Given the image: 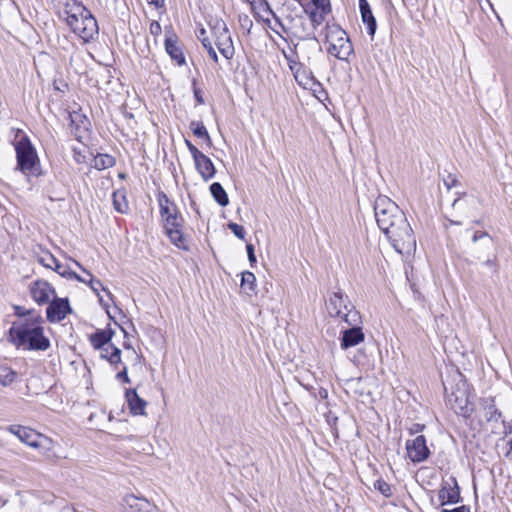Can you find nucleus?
<instances>
[{
    "label": "nucleus",
    "instance_id": "1",
    "mask_svg": "<svg viewBox=\"0 0 512 512\" xmlns=\"http://www.w3.org/2000/svg\"><path fill=\"white\" fill-rule=\"evenodd\" d=\"M378 227L385 234L394 251L410 256L416 251V238L405 213L386 196H378L374 203Z\"/></svg>",
    "mask_w": 512,
    "mask_h": 512
},
{
    "label": "nucleus",
    "instance_id": "2",
    "mask_svg": "<svg viewBox=\"0 0 512 512\" xmlns=\"http://www.w3.org/2000/svg\"><path fill=\"white\" fill-rule=\"evenodd\" d=\"M16 314L20 318L10 328L14 344L27 350L46 351L50 347V340L44 335L43 318L22 307L16 308Z\"/></svg>",
    "mask_w": 512,
    "mask_h": 512
},
{
    "label": "nucleus",
    "instance_id": "3",
    "mask_svg": "<svg viewBox=\"0 0 512 512\" xmlns=\"http://www.w3.org/2000/svg\"><path fill=\"white\" fill-rule=\"evenodd\" d=\"M59 16L71 31L84 43H88L99 33L97 20L82 3L77 0H57Z\"/></svg>",
    "mask_w": 512,
    "mask_h": 512
},
{
    "label": "nucleus",
    "instance_id": "4",
    "mask_svg": "<svg viewBox=\"0 0 512 512\" xmlns=\"http://www.w3.org/2000/svg\"><path fill=\"white\" fill-rule=\"evenodd\" d=\"M326 44L328 53L341 61H348L353 53V46L347 33L339 26L327 27Z\"/></svg>",
    "mask_w": 512,
    "mask_h": 512
},
{
    "label": "nucleus",
    "instance_id": "5",
    "mask_svg": "<svg viewBox=\"0 0 512 512\" xmlns=\"http://www.w3.org/2000/svg\"><path fill=\"white\" fill-rule=\"evenodd\" d=\"M327 310L332 317H341L348 325L360 323V313L355 310L350 301L341 291L334 292L327 304Z\"/></svg>",
    "mask_w": 512,
    "mask_h": 512
},
{
    "label": "nucleus",
    "instance_id": "6",
    "mask_svg": "<svg viewBox=\"0 0 512 512\" xmlns=\"http://www.w3.org/2000/svg\"><path fill=\"white\" fill-rule=\"evenodd\" d=\"M16 151L17 167L24 174H36L39 163L35 147L28 138L23 135L14 143Z\"/></svg>",
    "mask_w": 512,
    "mask_h": 512
},
{
    "label": "nucleus",
    "instance_id": "7",
    "mask_svg": "<svg viewBox=\"0 0 512 512\" xmlns=\"http://www.w3.org/2000/svg\"><path fill=\"white\" fill-rule=\"evenodd\" d=\"M267 10L271 14L274 24L272 25L269 20H267L270 29H272L276 34L282 37V33L288 36L296 37L299 40H304L309 35L308 33H303L299 31V26L304 25V20L301 17H298L293 20H288L287 18H280L275 12L272 11L268 3H266Z\"/></svg>",
    "mask_w": 512,
    "mask_h": 512
},
{
    "label": "nucleus",
    "instance_id": "8",
    "mask_svg": "<svg viewBox=\"0 0 512 512\" xmlns=\"http://www.w3.org/2000/svg\"><path fill=\"white\" fill-rule=\"evenodd\" d=\"M212 33L219 52L227 60L232 59L235 54V48L226 23L223 20H216L212 26Z\"/></svg>",
    "mask_w": 512,
    "mask_h": 512
},
{
    "label": "nucleus",
    "instance_id": "9",
    "mask_svg": "<svg viewBox=\"0 0 512 512\" xmlns=\"http://www.w3.org/2000/svg\"><path fill=\"white\" fill-rule=\"evenodd\" d=\"M184 220L181 215L165 219L164 228L171 242L178 248L188 250V238L183 233Z\"/></svg>",
    "mask_w": 512,
    "mask_h": 512
},
{
    "label": "nucleus",
    "instance_id": "10",
    "mask_svg": "<svg viewBox=\"0 0 512 512\" xmlns=\"http://www.w3.org/2000/svg\"><path fill=\"white\" fill-rule=\"evenodd\" d=\"M406 451L409 459L414 463L423 462L430 455V450L426 444V438L423 435H419L413 440H407Z\"/></svg>",
    "mask_w": 512,
    "mask_h": 512
},
{
    "label": "nucleus",
    "instance_id": "11",
    "mask_svg": "<svg viewBox=\"0 0 512 512\" xmlns=\"http://www.w3.org/2000/svg\"><path fill=\"white\" fill-rule=\"evenodd\" d=\"M165 50L173 61L179 66L186 63L183 50L178 42V37L172 28H165Z\"/></svg>",
    "mask_w": 512,
    "mask_h": 512
},
{
    "label": "nucleus",
    "instance_id": "12",
    "mask_svg": "<svg viewBox=\"0 0 512 512\" xmlns=\"http://www.w3.org/2000/svg\"><path fill=\"white\" fill-rule=\"evenodd\" d=\"M6 430L15 435L21 442L32 448L40 447L41 435L29 427L21 425H10L6 427Z\"/></svg>",
    "mask_w": 512,
    "mask_h": 512
},
{
    "label": "nucleus",
    "instance_id": "13",
    "mask_svg": "<svg viewBox=\"0 0 512 512\" xmlns=\"http://www.w3.org/2000/svg\"><path fill=\"white\" fill-rule=\"evenodd\" d=\"M440 505L456 504L461 500L460 488L456 478H451V483L443 482L438 493Z\"/></svg>",
    "mask_w": 512,
    "mask_h": 512
},
{
    "label": "nucleus",
    "instance_id": "14",
    "mask_svg": "<svg viewBox=\"0 0 512 512\" xmlns=\"http://www.w3.org/2000/svg\"><path fill=\"white\" fill-rule=\"evenodd\" d=\"M70 312L71 308L67 299H55L46 309L47 320L52 323L60 322Z\"/></svg>",
    "mask_w": 512,
    "mask_h": 512
},
{
    "label": "nucleus",
    "instance_id": "15",
    "mask_svg": "<svg viewBox=\"0 0 512 512\" xmlns=\"http://www.w3.org/2000/svg\"><path fill=\"white\" fill-rule=\"evenodd\" d=\"M448 402L451 408L458 415L467 417L473 411V405L470 403L465 391H458L457 393H452L448 397Z\"/></svg>",
    "mask_w": 512,
    "mask_h": 512
},
{
    "label": "nucleus",
    "instance_id": "16",
    "mask_svg": "<svg viewBox=\"0 0 512 512\" xmlns=\"http://www.w3.org/2000/svg\"><path fill=\"white\" fill-rule=\"evenodd\" d=\"M30 294L38 304H46L51 296L55 294L53 287L44 280H37L30 287Z\"/></svg>",
    "mask_w": 512,
    "mask_h": 512
},
{
    "label": "nucleus",
    "instance_id": "17",
    "mask_svg": "<svg viewBox=\"0 0 512 512\" xmlns=\"http://www.w3.org/2000/svg\"><path fill=\"white\" fill-rule=\"evenodd\" d=\"M350 326L351 328L346 329L342 332L340 344L342 349L354 347L364 341V333L362 329L358 326V324Z\"/></svg>",
    "mask_w": 512,
    "mask_h": 512
},
{
    "label": "nucleus",
    "instance_id": "18",
    "mask_svg": "<svg viewBox=\"0 0 512 512\" xmlns=\"http://www.w3.org/2000/svg\"><path fill=\"white\" fill-rule=\"evenodd\" d=\"M125 397L130 412L133 415H145V407L147 403L137 394L135 389H127Z\"/></svg>",
    "mask_w": 512,
    "mask_h": 512
},
{
    "label": "nucleus",
    "instance_id": "19",
    "mask_svg": "<svg viewBox=\"0 0 512 512\" xmlns=\"http://www.w3.org/2000/svg\"><path fill=\"white\" fill-rule=\"evenodd\" d=\"M70 121L74 128L75 137L81 140L89 130L90 121L85 115L79 112L70 113Z\"/></svg>",
    "mask_w": 512,
    "mask_h": 512
},
{
    "label": "nucleus",
    "instance_id": "20",
    "mask_svg": "<svg viewBox=\"0 0 512 512\" xmlns=\"http://www.w3.org/2000/svg\"><path fill=\"white\" fill-rule=\"evenodd\" d=\"M359 8H360L362 22L366 25L368 34L371 37H373L376 32L377 24H376V19L373 16V13L371 11L368 1L367 0H359Z\"/></svg>",
    "mask_w": 512,
    "mask_h": 512
},
{
    "label": "nucleus",
    "instance_id": "21",
    "mask_svg": "<svg viewBox=\"0 0 512 512\" xmlns=\"http://www.w3.org/2000/svg\"><path fill=\"white\" fill-rule=\"evenodd\" d=\"M195 167L205 181L215 176L216 169L213 162L204 153L194 160Z\"/></svg>",
    "mask_w": 512,
    "mask_h": 512
},
{
    "label": "nucleus",
    "instance_id": "22",
    "mask_svg": "<svg viewBox=\"0 0 512 512\" xmlns=\"http://www.w3.org/2000/svg\"><path fill=\"white\" fill-rule=\"evenodd\" d=\"M452 207L455 210L465 212L469 216L472 215L473 212L477 210L478 200L473 196L463 194L462 197H458L453 201Z\"/></svg>",
    "mask_w": 512,
    "mask_h": 512
},
{
    "label": "nucleus",
    "instance_id": "23",
    "mask_svg": "<svg viewBox=\"0 0 512 512\" xmlns=\"http://www.w3.org/2000/svg\"><path fill=\"white\" fill-rule=\"evenodd\" d=\"M158 203L163 221H165V219H170L173 216L179 215L176 205L169 200L164 192H160L158 194Z\"/></svg>",
    "mask_w": 512,
    "mask_h": 512
},
{
    "label": "nucleus",
    "instance_id": "24",
    "mask_svg": "<svg viewBox=\"0 0 512 512\" xmlns=\"http://www.w3.org/2000/svg\"><path fill=\"white\" fill-rule=\"evenodd\" d=\"M113 336L112 330H98L90 336V342L94 349L99 350L110 345V340Z\"/></svg>",
    "mask_w": 512,
    "mask_h": 512
},
{
    "label": "nucleus",
    "instance_id": "25",
    "mask_svg": "<svg viewBox=\"0 0 512 512\" xmlns=\"http://www.w3.org/2000/svg\"><path fill=\"white\" fill-rule=\"evenodd\" d=\"M128 504L131 512H159L154 504L143 498L131 497Z\"/></svg>",
    "mask_w": 512,
    "mask_h": 512
},
{
    "label": "nucleus",
    "instance_id": "26",
    "mask_svg": "<svg viewBox=\"0 0 512 512\" xmlns=\"http://www.w3.org/2000/svg\"><path fill=\"white\" fill-rule=\"evenodd\" d=\"M293 75L296 82L303 88H309L315 83V78L311 71L306 69L303 65L298 66Z\"/></svg>",
    "mask_w": 512,
    "mask_h": 512
},
{
    "label": "nucleus",
    "instance_id": "27",
    "mask_svg": "<svg viewBox=\"0 0 512 512\" xmlns=\"http://www.w3.org/2000/svg\"><path fill=\"white\" fill-rule=\"evenodd\" d=\"M100 357L109 361L111 365H118L121 363V350L110 344L104 348L99 349Z\"/></svg>",
    "mask_w": 512,
    "mask_h": 512
},
{
    "label": "nucleus",
    "instance_id": "28",
    "mask_svg": "<svg viewBox=\"0 0 512 512\" xmlns=\"http://www.w3.org/2000/svg\"><path fill=\"white\" fill-rule=\"evenodd\" d=\"M241 290L247 294L252 295L256 292V277L253 273L249 271H244L241 273Z\"/></svg>",
    "mask_w": 512,
    "mask_h": 512
},
{
    "label": "nucleus",
    "instance_id": "29",
    "mask_svg": "<svg viewBox=\"0 0 512 512\" xmlns=\"http://www.w3.org/2000/svg\"><path fill=\"white\" fill-rule=\"evenodd\" d=\"M113 206L119 213L125 214L129 210V204L126 198V192L124 189L117 190L112 195Z\"/></svg>",
    "mask_w": 512,
    "mask_h": 512
},
{
    "label": "nucleus",
    "instance_id": "30",
    "mask_svg": "<svg viewBox=\"0 0 512 512\" xmlns=\"http://www.w3.org/2000/svg\"><path fill=\"white\" fill-rule=\"evenodd\" d=\"M210 192L214 198V200L222 207H225L229 203V198L224 190L223 186L218 183L214 182L210 185Z\"/></svg>",
    "mask_w": 512,
    "mask_h": 512
},
{
    "label": "nucleus",
    "instance_id": "31",
    "mask_svg": "<svg viewBox=\"0 0 512 512\" xmlns=\"http://www.w3.org/2000/svg\"><path fill=\"white\" fill-rule=\"evenodd\" d=\"M17 373L6 365H0V387L10 386L15 382Z\"/></svg>",
    "mask_w": 512,
    "mask_h": 512
},
{
    "label": "nucleus",
    "instance_id": "32",
    "mask_svg": "<svg viewBox=\"0 0 512 512\" xmlns=\"http://www.w3.org/2000/svg\"><path fill=\"white\" fill-rule=\"evenodd\" d=\"M190 129L192 130L193 134L196 137L204 139V141L208 145H211V143H212L211 137H210L206 127L204 126V124L201 121H192L190 123Z\"/></svg>",
    "mask_w": 512,
    "mask_h": 512
},
{
    "label": "nucleus",
    "instance_id": "33",
    "mask_svg": "<svg viewBox=\"0 0 512 512\" xmlns=\"http://www.w3.org/2000/svg\"><path fill=\"white\" fill-rule=\"evenodd\" d=\"M115 164V158L108 154H98L93 161L94 168L104 170Z\"/></svg>",
    "mask_w": 512,
    "mask_h": 512
},
{
    "label": "nucleus",
    "instance_id": "34",
    "mask_svg": "<svg viewBox=\"0 0 512 512\" xmlns=\"http://www.w3.org/2000/svg\"><path fill=\"white\" fill-rule=\"evenodd\" d=\"M197 37L201 41L203 47L207 50L209 56L213 59V61L215 63H217L218 62V56H217V53H216L215 49L213 48L211 42L206 37V30L204 28H201L199 30V33H198Z\"/></svg>",
    "mask_w": 512,
    "mask_h": 512
},
{
    "label": "nucleus",
    "instance_id": "35",
    "mask_svg": "<svg viewBox=\"0 0 512 512\" xmlns=\"http://www.w3.org/2000/svg\"><path fill=\"white\" fill-rule=\"evenodd\" d=\"M485 417L488 421L497 422L501 418V412L495 407L493 401L485 407Z\"/></svg>",
    "mask_w": 512,
    "mask_h": 512
},
{
    "label": "nucleus",
    "instance_id": "36",
    "mask_svg": "<svg viewBox=\"0 0 512 512\" xmlns=\"http://www.w3.org/2000/svg\"><path fill=\"white\" fill-rule=\"evenodd\" d=\"M328 13L326 12H323V10H315L313 9L311 12H310V20L312 22V24L314 26H318L320 24L323 23L324 19H325V15H327Z\"/></svg>",
    "mask_w": 512,
    "mask_h": 512
},
{
    "label": "nucleus",
    "instance_id": "37",
    "mask_svg": "<svg viewBox=\"0 0 512 512\" xmlns=\"http://www.w3.org/2000/svg\"><path fill=\"white\" fill-rule=\"evenodd\" d=\"M374 487L385 497H390L392 495L391 486L384 480H377L374 484Z\"/></svg>",
    "mask_w": 512,
    "mask_h": 512
},
{
    "label": "nucleus",
    "instance_id": "38",
    "mask_svg": "<svg viewBox=\"0 0 512 512\" xmlns=\"http://www.w3.org/2000/svg\"><path fill=\"white\" fill-rule=\"evenodd\" d=\"M443 183L449 190L453 187H456L459 184L456 175L451 173H448L446 176L443 177Z\"/></svg>",
    "mask_w": 512,
    "mask_h": 512
},
{
    "label": "nucleus",
    "instance_id": "39",
    "mask_svg": "<svg viewBox=\"0 0 512 512\" xmlns=\"http://www.w3.org/2000/svg\"><path fill=\"white\" fill-rule=\"evenodd\" d=\"M315 10H323V12H330V0H313Z\"/></svg>",
    "mask_w": 512,
    "mask_h": 512
},
{
    "label": "nucleus",
    "instance_id": "40",
    "mask_svg": "<svg viewBox=\"0 0 512 512\" xmlns=\"http://www.w3.org/2000/svg\"><path fill=\"white\" fill-rule=\"evenodd\" d=\"M228 227L229 229L233 232V234L240 238V239H243L244 236H245V229L243 226L237 224V223H229L228 224Z\"/></svg>",
    "mask_w": 512,
    "mask_h": 512
},
{
    "label": "nucleus",
    "instance_id": "41",
    "mask_svg": "<svg viewBox=\"0 0 512 512\" xmlns=\"http://www.w3.org/2000/svg\"><path fill=\"white\" fill-rule=\"evenodd\" d=\"M55 272H57L59 275L61 276H64V277H67V276H71L73 273L69 270V268L60 263V261L58 260V262L56 263L54 269H53Z\"/></svg>",
    "mask_w": 512,
    "mask_h": 512
},
{
    "label": "nucleus",
    "instance_id": "42",
    "mask_svg": "<svg viewBox=\"0 0 512 512\" xmlns=\"http://www.w3.org/2000/svg\"><path fill=\"white\" fill-rule=\"evenodd\" d=\"M185 144L189 150V152L191 153L192 155V158L193 160H195L196 158L200 157V155H202L203 153L196 147L194 146L189 140H185Z\"/></svg>",
    "mask_w": 512,
    "mask_h": 512
},
{
    "label": "nucleus",
    "instance_id": "43",
    "mask_svg": "<svg viewBox=\"0 0 512 512\" xmlns=\"http://www.w3.org/2000/svg\"><path fill=\"white\" fill-rule=\"evenodd\" d=\"M192 86H193V93H194L196 102L199 105L204 104V98L202 96V91L196 87V80H193Z\"/></svg>",
    "mask_w": 512,
    "mask_h": 512
},
{
    "label": "nucleus",
    "instance_id": "44",
    "mask_svg": "<svg viewBox=\"0 0 512 512\" xmlns=\"http://www.w3.org/2000/svg\"><path fill=\"white\" fill-rule=\"evenodd\" d=\"M58 258H39L40 263L47 268L54 269L56 263L58 262Z\"/></svg>",
    "mask_w": 512,
    "mask_h": 512
},
{
    "label": "nucleus",
    "instance_id": "45",
    "mask_svg": "<svg viewBox=\"0 0 512 512\" xmlns=\"http://www.w3.org/2000/svg\"><path fill=\"white\" fill-rule=\"evenodd\" d=\"M149 31L153 36H159L162 32V27L158 21H152L150 23Z\"/></svg>",
    "mask_w": 512,
    "mask_h": 512
},
{
    "label": "nucleus",
    "instance_id": "46",
    "mask_svg": "<svg viewBox=\"0 0 512 512\" xmlns=\"http://www.w3.org/2000/svg\"><path fill=\"white\" fill-rule=\"evenodd\" d=\"M116 379L124 383H130V378L128 377L126 365H123L122 370L117 373Z\"/></svg>",
    "mask_w": 512,
    "mask_h": 512
},
{
    "label": "nucleus",
    "instance_id": "47",
    "mask_svg": "<svg viewBox=\"0 0 512 512\" xmlns=\"http://www.w3.org/2000/svg\"><path fill=\"white\" fill-rule=\"evenodd\" d=\"M284 56L288 61L289 68L292 71V73H294L296 71L298 66H302V64L297 62L296 60H294L291 55H287L286 53H284Z\"/></svg>",
    "mask_w": 512,
    "mask_h": 512
},
{
    "label": "nucleus",
    "instance_id": "48",
    "mask_svg": "<svg viewBox=\"0 0 512 512\" xmlns=\"http://www.w3.org/2000/svg\"><path fill=\"white\" fill-rule=\"evenodd\" d=\"M479 239H484L487 243H491L492 239L486 232H475L473 235V242H476Z\"/></svg>",
    "mask_w": 512,
    "mask_h": 512
},
{
    "label": "nucleus",
    "instance_id": "49",
    "mask_svg": "<svg viewBox=\"0 0 512 512\" xmlns=\"http://www.w3.org/2000/svg\"><path fill=\"white\" fill-rule=\"evenodd\" d=\"M424 428H425V425L415 423L409 428V432H410V434H417V433L422 432L424 430Z\"/></svg>",
    "mask_w": 512,
    "mask_h": 512
},
{
    "label": "nucleus",
    "instance_id": "50",
    "mask_svg": "<svg viewBox=\"0 0 512 512\" xmlns=\"http://www.w3.org/2000/svg\"><path fill=\"white\" fill-rule=\"evenodd\" d=\"M442 512H470V508L468 506L462 505V506L456 507L452 510L443 509Z\"/></svg>",
    "mask_w": 512,
    "mask_h": 512
},
{
    "label": "nucleus",
    "instance_id": "51",
    "mask_svg": "<svg viewBox=\"0 0 512 512\" xmlns=\"http://www.w3.org/2000/svg\"><path fill=\"white\" fill-rule=\"evenodd\" d=\"M150 3L156 7H162L164 5V0H150Z\"/></svg>",
    "mask_w": 512,
    "mask_h": 512
},
{
    "label": "nucleus",
    "instance_id": "52",
    "mask_svg": "<svg viewBox=\"0 0 512 512\" xmlns=\"http://www.w3.org/2000/svg\"><path fill=\"white\" fill-rule=\"evenodd\" d=\"M247 256H255L254 255V248L253 245L249 244L247 245Z\"/></svg>",
    "mask_w": 512,
    "mask_h": 512
},
{
    "label": "nucleus",
    "instance_id": "53",
    "mask_svg": "<svg viewBox=\"0 0 512 512\" xmlns=\"http://www.w3.org/2000/svg\"><path fill=\"white\" fill-rule=\"evenodd\" d=\"M244 21L247 22L250 26H252V21L249 20L248 17H246Z\"/></svg>",
    "mask_w": 512,
    "mask_h": 512
},
{
    "label": "nucleus",
    "instance_id": "54",
    "mask_svg": "<svg viewBox=\"0 0 512 512\" xmlns=\"http://www.w3.org/2000/svg\"><path fill=\"white\" fill-rule=\"evenodd\" d=\"M492 264H493V261H492V260L488 259V260L486 261V265L490 266V265H492Z\"/></svg>",
    "mask_w": 512,
    "mask_h": 512
},
{
    "label": "nucleus",
    "instance_id": "55",
    "mask_svg": "<svg viewBox=\"0 0 512 512\" xmlns=\"http://www.w3.org/2000/svg\"><path fill=\"white\" fill-rule=\"evenodd\" d=\"M250 260L251 263L253 262H256L257 258H254V257H251V258H248Z\"/></svg>",
    "mask_w": 512,
    "mask_h": 512
},
{
    "label": "nucleus",
    "instance_id": "56",
    "mask_svg": "<svg viewBox=\"0 0 512 512\" xmlns=\"http://www.w3.org/2000/svg\"><path fill=\"white\" fill-rule=\"evenodd\" d=\"M92 289L97 291V285H92Z\"/></svg>",
    "mask_w": 512,
    "mask_h": 512
},
{
    "label": "nucleus",
    "instance_id": "57",
    "mask_svg": "<svg viewBox=\"0 0 512 512\" xmlns=\"http://www.w3.org/2000/svg\"><path fill=\"white\" fill-rule=\"evenodd\" d=\"M453 224H456V225H460L461 222H454V221H451Z\"/></svg>",
    "mask_w": 512,
    "mask_h": 512
},
{
    "label": "nucleus",
    "instance_id": "58",
    "mask_svg": "<svg viewBox=\"0 0 512 512\" xmlns=\"http://www.w3.org/2000/svg\"><path fill=\"white\" fill-rule=\"evenodd\" d=\"M298 48H299V44H296V45H295V50L297 51V50H298Z\"/></svg>",
    "mask_w": 512,
    "mask_h": 512
}]
</instances>
